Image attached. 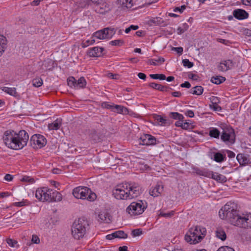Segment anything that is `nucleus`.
Here are the masks:
<instances>
[{
    "label": "nucleus",
    "mask_w": 251,
    "mask_h": 251,
    "mask_svg": "<svg viewBox=\"0 0 251 251\" xmlns=\"http://www.w3.org/2000/svg\"><path fill=\"white\" fill-rule=\"evenodd\" d=\"M210 107L215 111H219L221 110V107L218 105V103L212 104L210 105Z\"/></svg>",
    "instance_id": "bf43d9fd"
},
{
    "label": "nucleus",
    "mask_w": 251,
    "mask_h": 251,
    "mask_svg": "<svg viewBox=\"0 0 251 251\" xmlns=\"http://www.w3.org/2000/svg\"><path fill=\"white\" fill-rule=\"evenodd\" d=\"M2 90L8 94L15 97L18 96V94L16 91V89L14 87L10 88L8 87H3L2 89Z\"/></svg>",
    "instance_id": "393cba45"
},
{
    "label": "nucleus",
    "mask_w": 251,
    "mask_h": 251,
    "mask_svg": "<svg viewBox=\"0 0 251 251\" xmlns=\"http://www.w3.org/2000/svg\"><path fill=\"white\" fill-rule=\"evenodd\" d=\"M172 50L176 51L179 54H181L182 53L183 49V48L180 47H173L172 49Z\"/></svg>",
    "instance_id": "6e6d98bb"
},
{
    "label": "nucleus",
    "mask_w": 251,
    "mask_h": 251,
    "mask_svg": "<svg viewBox=\"0 0 251 251\" xmlns=\"http://www.w3.org/2000/svg\"><path fill=\"white\" fill-rule=\"evenodd\" d=\"M154 118L157 122L161 123L160 126H165L168 124L167 120L160 115H156Z\"/></svg>",
    "instance_id": "e433bc0d"
},
{
    "label": "nucleus",
    "mask_w": 251,
    "mask_h": 251,
    "mask_svg": "<svg viewBox=\"0 0 251 251\" xmlns=\"http://www.w3.org/2000/svg\"><path fill=\"white\" fill-rule=\"evenodd\" d=\"M132 0H117V4L122 8L128 9L133 6Z\"/></svg>",
    "instance_id": "4be33fe9"
},
{
    "label": "nucleus",
    "mask_w": 251,
    "mask_h": 251,
    "mask_svg": "<svg viewBox=\"0 0 251 251\" xmlns=\"http://www.w3.org/2000/svg\"><path fill=\"white\" fill-rule=\"evenodd\" d=\"M186 115L190 117V118H192L194 116V112L192 111V110H188L186 112Z\"/></svg>",
    "instance_id": "774afa93"
},
{
    "label": "nucleus",
    "mask_w": 251,
    "mask_h": 251,
    "mask_svg": "<svg viewBox=\"0 0 251 251\" xmlns=\"http://www.w3.org/2000/svg\"><path fill=\"white\" fill-rule=\"evenodd\" d=\"M96 7L95 11L100 14H105L111 10V5L107 2V0L101 1L98 3Z\"/></svg>",
    "instance_id": "4468645a"
},
{
    "label": "nucleus",
    "mask_w": 251,
    "mask_h": 251,
    "mask_svg": "<svg viewBox=\"0 0 251 251\" xmlns=\"http://www.w3.org/2000/svg\"><path fill=\"white\" fill-rule=\"evenodd\" d=\"M115 33L116 29L115 28L107 27L95 32L93 36L99 39H109Z\"/></svg>",
    "instance_id": "1a4fd4ad"
},
{
    "label": "nucleus",
    "mask_w": 251,
    "mask_h": 251,
    "mask_svg": "<svg viewBox=\"0 0 251 251\" xmlns=\"http://www.w3.org/2000/svg\"><path fill=\"white\" fill-rule=\"evenodd\" d=\"M147 203L142 201H134L127 207L126 212L131 215H136L142 214L147 208Z\"/></svg>",
    "instance_id": "0eeeda50"
},
{
    "label": "nucleus",
    "mask_w": 251,
    "mask_h": 251,
    "mask_svg": "<svg viewBox=\"0 0 251 251\" xmlns=\"http://www.w3.org/2000/svg\"><path fill=\"white\" fill-rule=\"evenodd\" d=\"M226 152H227V156L229 158H233L235 156V153L231 151L227 150L226 151Z\"/></svg>",
    "instance_id": "69168bd1"
},
{
    "label": "nucleus",
    "mask_w": 251,
    "mask_h": 251,
    "mask_svg": "<svg viewBox=\"0 0 251 251\" xmlns=\"http://www.w3.org/2000/svg\"><path fill=\"white\" fill-rule=\"evenodd\" d=\"M210 178L220 182H225L226 181V176L218 173H214L213 172H212V174H210Z\"/></svg>",
    "instance_id": "5701e85b"
},
{
    "label": "nucleus",
    "mask_w": 251,
    "mask_h": 251,
    "mask_svg": "<svg viewBox=\"0 0 251 251\" xmlns=\"http://www.w3.org/2000/svg\"><path fill=\"white\" fill-rule=\"evenodd\" d=\"M67 83L70 87L76 88L75 84L76 83V80L73 76L69 77L67 79Z\"/></svg>",
    "instance_id": "ea45409f"
},
{
    "label": "nucleus",
    "mask_w": 251,
    "mask_h": 251,
    "mask_svg": "<svg viewBox=\"0 0 251 251\" xmlns=\"http://www.w3.org/2000/svg\"><path fill=\"white\" fill-rule=\"evenodd\" d=\"M221 132L216 128L213 127L209 131V135L210 137L219 138Z\"/></svg>",
    "instance_id": "72a5a7b5"
},
{
    "label": "nucleus",
    "mask_w": 251,
    "mask_h": 251,
    "mask_svg": "<svg viewBox=\"0 0 251 251\" xmlns=\"http://www.w3.org/2000/svg\"><path fill=\"white\" fill-rule=\"evenodd\" d=\"M206 233L205 228L196 226L191 228L185 236V240L191 244H196L201 242Z\"/></svg>",
    "instance_id": "39448f33"
},
{
    "label": "nucleus",
    "mask_w": 251,
    "mask_h": 251,
    "mask_svg": "<svg viewBox=\"0 0 251 251\" xmlns=\"http://www.w3.org/2000/svg\"><path fill=\"white\" fill-rule=\"evenodd\" d=\"M51 192L52 189H50L48 187L40 188L36 190L35 197L40 201L50 202L51 201L50 198Z\"/></svg>",
    "instance_id": "6e6552de"
},
{
    "label": "nucleus",
    "mask_w": 251,
    "mask_h": 251,
    "mask_svg": "<svg viewBox=\"0 0 251 251\" xmlns=\"http://www.w3.org/2000/svg\"><path fill=\"white\" fill-rule=\"evenodd\" d=\"M95 41L94 39L88 40L86 41L85 43L83 44V47H86L90 45H92L95 43Z\"/></svg>",
    "instance_id": "052dcab7"
},
{
    "label": "nucleus",
    "mask_w": 251,
    "mask_h": 251,
    "mask_svg": "<svg viewBox=\"0 0 251 251\" xmlns=\"http://www.w3.org/2000/svg\"><path fill=\"white\" fill-rule=\"evenodd\" d=\"M32 242L35 244H38L40 243L39 238L36 235H33L32 236Z\"/></svg>",
    "instance_id": "13d9d810"
},
{
    "label": "nucleus",
    "mask_w": 251,
    "mask_h": 251,
    "mask_svg": "<svg viewBox=\"0 0 251 251\" xmlns=\"http://www.w3.org/2000/svg\"><path fill=\"white\" fill-rule=\"evenodd\" d=\"M175 214V212L174 211H171L168 213H164L163 212H160L158 214L159 216L164 217L165 218H171L173 216H174Z\"/></svg>",
    "instance_id": "a18cd8bd"
},
{
    "label": "nucleus",
    "mask_w": 251,
    "mask_h": 251,
    "mask_svg": "<svg viewBox=\"0 0 251 251\" xmlns=\"http://www.w3.org/2000/svg\"><path fill=\"white\" fill-rule=\"evenodd\" d=\"M203 88L201 86H196L190 90V93L196 95H201L202 94Z\"/></svg>",
    "instance_id": "c756f323"
},
{
    "label": "nucleus",
    "mask_w": 251,
    "mask_h": 251,
    "mask_svg": "<svg viewBox=\"0 0 251 251\" xmlns=\"http://www.w3.org/2000/svg\"><path fill=\"white\" fill-rule=\"evenodd\" d=\"M114 109H115L116 112L119 114L126 115L129 112L128 109L122 105H115Z\"/></svg>",
    "instance_id": "cd10ccee"
},
{
    "label": "nucleus",
    "mask_w": 251,
    "mask_h": 251,
    "mask_svg": "<svg viewBox=\"0 0 251 251\" xmlns=\"http://www.w3.org/2000/svg\"><path fill=\"white\" fill-rule=\"evenodd\" d=\"M234 63L231 60H226L222 61L218 66V69L221 72H226L231 69Z\"/></svg>",
    "instance_id": "dca6fc26"
},
{
    "label": "nucleus",
    "mask_w": 251,
    "mask_h": 251,
    "mask_svg": "<svg viewBox=\"0 0 251 251\" xmlns=\"http://www.w3.org/2000/svg\"><path fill=\"white\" fill-rule=\"evenodd\" d=\"M86 85V81L84 77H80L77 81L75 84L76 89L83 88Z\"/></svg>",
    "instance_id": "2f4dec72"
},
{
    "label": "nucleus",
    "mask_w": 251,
    "mask_h": 251,
    "mask_svg": "<svg viewBox=\"0 0 251 251\" xmlns=\"http://www.w3.org/2000/svg\"><path fill=\"white\" fill-rule=\"evenodd\" d=\"M50 197L51 201L50 202L59 201L62 200L61 194L56 191H53L52 190V192H50Z\"/></svg>",
    "instance_id": "b1692460"
},
{
    "label": "nucleus",
    "mask_w": 251,
    "mask_h": 251,
    "mask_svg": "<svg viewBox=\"0 0 251 251\" xmlns=\"http://www.w3.org/2000/svg\"><path fill=\"white\" fill-rule=\"evenodd\" d=\"M43 84V80L39 77H36L33 79L32 85L35 87H39Z\"/></svg>",
    "instance_id": "58836bf2"
},
{
    "label": "nucleus",
    "mask_w": 251,
    "mask_h": 251,
    "mask_svg": "<svg viewBox=\"0 0 251 251\" xmlns=\"http://www.w3.org/2000/svg\"><path fill=\"white\" fill-rule=\"evenodd\" d=\"M210 100L212 102V104L218 103L220 102V100L218 99V98L214 96H212L210 98Z\"/></svg>",
    "instance_id": "680f3d73"
},
{
    "label": "nucleus",
    "mask_w": 251,
    "mask_h": 251,
    "mask_svg": "<svg viewBox=\"0 0 251 251\" xmlns=\"http://www.w3.org/2000/svg\"><path fill=\"white\" fill-rule=\"evenodd\" d=\"M226 80L224 77L221 76H217L216 77H212L211 81L216 84H220Z\"/></svg>",
    "instance_id": "473e14b6"
},
{
    "label": "nucleus",
    "mask_w": 251,
    "mask_h": 251,
    "mask_svg": "<svg viewBox=\"0 0 251 251\" xmlns=\"http://www.w3.org/2000/svg\"><path fill=\"white\" fill-rule=\"evenodd\" d=\"M4 178L6 181H10L12 180V179L13 178V176H12L10 174H6Z\"/></svg>",
    "instance_id": "0e129e2a"
},
{
    "label": "nucleus",
    "mask_w": 251,
    "mask_h": 251,
    "mask_svg": "<svg viewBox=\"0 0 251 251\" xmlns=\"http://www.w3.org/2000/svg\"><path fill=\"white\" fill-rule=\"evenodd\" d=\"M24 216L21 212H17L14 215L13 221L18 223H25V219H23Z\"/></svg>",
    "instance_id": "a878e982"
},
{
    "label": "nucleus",
    "mask_w": 251,
    "mask_h": 251,
    "mask_svg": "<svg viewBox=\"0 0 251 251\" xmlns=\"http://www.w3.org/2000/svg\"><path fill=\"white\" fill-rule=\"evenodd\" d=\"M76 5L81 8L85 7L88 5V0H76L75 1Z\"/></svg>",
    "instance_id": "4c0bfd02"
},
{
    "label": "nucleus",
    "mask_w": 251,
    "mask_h": 251,
    "mask_svg": "<svg viewBox=\"0 0 251 251\" xmlns=\"http://www.w3.org/2000/svg\"><path fill=\"white\" fill-rule=\"evenodd\" d=\"M163 191V186L161 184H157L156 186L150 190V194L153 197H157Z\"/></svg>",
    "instance_id": "412c9836"
},
{
    "label": "nucleus",
    "mask_w": 251,
    "mask_h": 251,
    "mask_svg": "<svg viewBox=\"0 0 251 251\" xmlns=\"http://www.w3.org/2000/svg\"><path fill=\"white\" fill-rule=\"evenodd\" d=\"M150 76L151 78L155 79L165 80L166 79L165 75L162 74H151Z\"/></svg>",
    "instance_id": "a19ab883"
},
{
    "label": "nucleus",
    "mask_w": 251,
    "mask_h": 251,
    "mask_svg": "<svg viewBox=\"0 0 251 251\" xmlns=\"http://www.w3.org/2000/svg\"><path fill=\"white\" fill-rule=\"evenodd\" d=\"M149 86L153 89L162 91V92H167L169 90H173L172 88H169L166 86H163L161 84H157L154 82L150 83Z\"/></svg>",
    "instance_id": "aec40b11"
},
{
    "label": "nucleus",
    "mask_w": 251,
    "mask_h": 251,
    "mask_svg": "<svg viewBox=\"0 0 251 251\" xmlns=\"http://www.w3.org/2000/svg\"><path fill=\"white\" fill-rule=\"evenodd\" d=\"M215 233L216 237L222 241H225L226 238L225 231L221 228H217Z\"/></svg>",
    "instance_id": "c85d7f7f"
},
{
    "label": "nucleus",
    "mask_w": 251,
    "mask_h": 251,
    "mask_svg": "<svg viewBox=\"0 0 251 251\" xmlns=\"http://www.w3.org/2000/svg\"><path fill=\"white\" fill-rule=\"evenodd\" d=\"M186 8V6L185 5H183L182 6H181L180 7H176L174 11L175 12H177V11H179L180 13H182Z\"/></svg>",
    "instance_id": "4d7b16f0"
},
{
    "label": "nucleus",
    "mask_w": 251,
    "mask_h": 251,
    "mask_svg": "<svg viewBox=\"0 0 251 251\" xmlns=\"http://www.w3.org/2000/svg\"><path fill=\"white\" fill-rule=\"evenodd\" d=\"M236 159L241 166H246L251 163L249 157L243 153H239Z\"/></svg>",
    "instance_id": "f3484780"
},
{
    "label": "nucleus",
    "mask_w": 251,
    "mask_h": 251,
    "mask_svg": "<svg viewBox=\"0 0 251 251\" xmlns=\"http://www.w3.org/2000/svg\"><path fill=\"white\" fill-rule=\"evenodd\" d=\"M236 204L227 202L219 212L220 217L226 219L231 224L242 228L251 227V214L239 215Z\"/></svg>",
    "instance_id": "f257e3e1"
},
{
    "label": "nucleus",
    "mask_w": 251,
    "mask_h": 251,
    "mask_svg": "<svg viewBox=\"0 0 251 251\" xmlns=\"http://www.w3.org/2000/svg\"><path fill=\"white\" fill-rule=\"evenodd\" d=\"M22 181H26L30 183L34 182V179L33 178H31L28 176H25L23 177Z\"/></svg>",
    "instance_id": "864d4df0"
},
{
    "label": "nucleus",
    "mask_w": 251,
    "mask_h": 251,
    "mask_svg": "<svg viewBox=\"0 0 251 251\" xmlns=\"http://www.w3.org/2000/svg\"><path fill=\"white\" fill-rule=\"evenodd\" d=\"M221 133V139L223 142L231 144L234 142L235 134L232 128L226 127L223 129Z\"/></svg>",
    "instance_id": "9b49d317"
},
{
    "label": "nucleus",
    "mask_w": 251,
    "mask_h": 251,
    "mask_svg": "<svg viewBox=\"0 0 251 251\" xmlns=\"http://www.w3.org/2000/svg\"><path fill=\"white\" fill-rule=\"evenodd\" d=\"M141 193L140 186L136 184H121L117 185L113 190V195L118 200H127L136 198Z\"/></svg>",
    "instance_id": "7ed1b4c3"
},
{
    "label": "nucleus",
    "mask_w": 251,
    "mask_h": 251,
    "mask_svg": "<svg viewBox=\"0 0 251 251\" xmlns=\"http://www.w3.org/2000/svg\"><path fill=\"white\" fill-rule=\"evenodd\" d=\"M84 133L88 135L89 138L94 142H99L100 141V135L94 128H89L85 130Z\"/></svg>",
    "instance_id": "2eb2a0df"
},
{
    "label": "nucleus",
    "mask_w": 251,
    "mask_h": 251,
    "mask_svg": "<svg viewBox=\"0 0 251 251\" xmlns=\"http://www.w3.org/2000/svg\"><path fill=\"white\" fill-rule=\"evenodd\" d=\"M47 143L46 139L40 134H34L30 138V144L34 149L41 148Z\"/></svg>",
    "instance_id": "9d476101"
},
{
    "label": "nucleus",
    "mask_w": 251,
    "mask_h": 251,
    "mask_svg": "<svg viewBox=\"0 0 251 251\" xmlns=\"http://www.w3.org/2000/svg\"><path fill=\"white\" fill-rule=\"evenodd\" d=\"M124 41L123 40H115L111 41L110 43L112 46H121L124 44Z\"/></svg>",
    "instance_id": "49530a36"
},
{
    "label": "nucleus",
    "mask_w": 251,
    "mask_h": 251,
    "mask_svg": "<svg viewBox=\"0 0 251 251\" xmlns=\"http://www.w3.org/2000/svg\"><path fill=\"white\" fill-rule=\"evenodd\" d=\"M151 22L157 25H161L163 23V21L161 18H156L151 20Z\"/></svg>",
    "instance_id": "3c124183"
},
{
    "label": "nucleus",
    "mask_w": 251,
    "mask_h": 251,
    "mask_svg": "<svg viewBox=\"0 0 251 251\" xmlns=\"http://www.w3.org/2000/svg\"><path fill=\"white\" fill-rule=\"evenodd\" d=\"M7 40L5 37L0 34V45H2L3 46L6 45Z\"/></svg>",
    "instance_id": "5fc2aeb1"
},
{
    "label": "nucleus",
    "mask_w": 251,
    "mask_h": 251,
    "mask_svg": "<svg viewBox=\"0 0 251 251\" xmlns=\"http://www.w3.org/2000/svg\"><path fill=\"white\" fill-rule=\"evenodd\" d=\"M196 173L197 174L203 176L205 177L210 178V174H212V171H209L207 169L201 170L197 169L196 170Z\"/></svg>",
    "instance_id": "bb28decb"
},
{
    "label": "nucleus",
    "mask_w": 251,
    "mask_h": 251,
    "mask_svg": "<svg viewBox=\"0 0 251 251\" xmlns=\"http://www.w3.org/2000/svg\"><path fill=\"white\" fill-rule=\"evenodd\" d=\"M114 105H111L108 102H104L102 103V106L103 108H106V109H113L114 108Z\"/></svg>",
    "instance_id": "603ef678"
},
{
    "label": "nucleus",
    "mask_w": 251,
    "mask_h": 251,
    "mask_svg": "<svg viewBox=\"0 0 251 251\" xmlns=\"http://www.w3.org/2000/svg\"><path fill=\"white\" fill-rule=\"evenodd\" d=\"M182 63L184 66L187 67L188 68L192 67L194 65L193 63L190 62L188 59H185L182 60Z\"/></svg>",
    "instance_id": "09e8293b"
},
{
    "label": "nucleus",
    "mask_w": 251,
    "mask_h": 251,
    "mask_svg": "<svg viewBox=\"0 0 251 251\" xmlns=\"http://www.w3.org/2000/svg\"><path fill=\"white\" fill-rule=\"evenodd\" d=\"M6 242L9 246L13 248H18L19 246L17 244V241L12 239H7L6 240Z\"/></svg>",
    "instance_id": "c03bdc74"
},
{
    "label": "nucleus",
    "mask_w": 251,
    "mask_h": 251,
    "mask_svg": "<svg viewBox=\"0 0 251 251\" xmlns=\"http://www.w3.org/2000/svg\"><path fill=\"white\" fill-rule=\"evenodd\" d=\"M89 228L88 221L84 218L75 220L72 227V234L75 239L79 240L85 234Z\"/></svg>",
    "instance_id": "20e7f679"
},
{
    "label": "nucleus",
    "mask_w": 251,
    "mask_h": 251,
    "mask_svg": "<svg viewBox=\"0 0 251 251\" xmlns=\"http://www.w3.org/2000/svg\"><path fill=\"white\" fill-rule=\"evenodd\" d=\"M61 123L60 120L57 119L52 123L49 125V128L50 130H57L60 128Z\"/></svg>",
    "instance_id": "7c9ffc66"
},
{
    "label": "nucleus",
    "mask_w": 251,
    "mask_h": 251,
    "mask_svg": "<svg viewBox=\"0 0 251 251\" xmlns=\"http://www.w3.org/2000/svg\"><path fill=\"white\" fill-rule=\"evenodd\" d=\"M156 138L150 134H144L139 139V144L141 145H154L156 144Z\"/></svg>",
    "instance_id": "f8f14e48"
},
{
    "label": "nucleus",
    "mask_w": 251,
    "mask_h": 251,
    "mask_svg": "<svg viewBox=\"0 0 251 251\" xmlns=\"http://www.w3.org/2000/svg\"><path fill=\"white\" fill-rule=\"evenodd\" d=\"M29 138L28 134L24 130L18 133L14 130H9L4 132L3 140L5 145L13 150L23 149L27 144Z\"/></svg>",
    "instance_id": "f03ea898"
},
{
    "label": "nucleus",
    "mask_w": 251,
    "mask_h": 251,
    "mask_svg": "<svg viewBox=\"0 0 251 251\" xmlns=\"http://www.w3.org/2000/svg\"><path fill=\"white\" fill-rule=\"evenodd\" d=\"M103 48L100 47H94L91 49L89 51V55L91 57H99L102 55Z\"/></svg>",
    "instance_id": "6ab92c4d"
},
{
    "label": "nucleus",
    "mask_w": 251,
    "mask_h": 251,
    "mask_svg": "<svg viewBox=\"0 0 251 251\" xmlns=\"http://www.w3.org/2000/svg\"><path fill=\"white\" fill-rule=\"evenodd\" d=\"M170 116L171 117L174 119H177L180 121L182 120L184 118L182 114H179L177 112L170 113Z\"/></svg>",
    "instance_id": "37998d69"
},
{
    "label": "nucleus",
    "mask_w": 251,
    "mask_h": 251,
    "mask_svg": "<svg viewBox=\"0 0 251 251\" xmlns=\"http://www.w3.org/2000/svg\"><path fill=\"white\" fill-rule=\"evenodd\" d=\"M214 159L217 162H221L224 160V156L222 153L217 152L214 154Z\"/></svg>",
    "instance_id": "79ce46f5"
},
{
    "label": "nucleus",
    "mask_w": 251,
    "mask_h": 251,
    "mask_svg": "<svg viewBox=\"0 0 251 251\" xmlns=\"http://www.w3.org/2000/svg\"><path fill=\"white\" fill-rule=\"evenodd\" d=\"M142 234V230L140 228L134 229L131 232V234L133 237L139 236Z\"/></svg>",
    "instance_id": "de8ad7c7"
},
{
    "label": "nucleus",
    "mask_w": 251,
    "mask_h": 251,
    "mask_svg": "<svg viewBox=\"0 0 251 251\" xmlns=\"http://www.w3.org/2000/svg\"><path fill=\"white\" fill-rule=\"evenodd\" d=\"M150 64L151 65L156 66L157 65V63H158L159 64H162L164 61L165 59L164 58L161 57H158L156 59H152L150 60Z\"/></svg>",
    "instance_id": "c9c22d12"
},
{
    "label": "nucleus",
    "mask_w": 251,
    "mask_h": 251,
    "mask_svg": "<svg viewBox=\"0 0 251 251\" xmlns=\"http://www.w3.org/2000/svg\"><path fill=\"white\" fill-rule=\"evenodd\" d=\"M217 251H235L234 250L228 246H223L218 249Z\"/></svg>",
    "instance_id": "8fccbe9b"
},
{
    "label": "nucleus",
    "mask_w": 251,
    "mask_h": 251,
    "mask_svg": "<svg viewBox=\"0 0 251 251\" xmlns=\"http://www.w3.org/2000/svg\"><path fill=\"white\" fill-rule=\"evenodd\" d=\"M234 16L237 19L243 20L249 17V14L245 10L241 9L235 10L233 12Z\"/></svg>",
    "instance_id": "a211bd4d"
},
{
    "label": "nucleus",
    "mask_w": 251,
    "mask_h": 251,
    "mask_svg": "<svg viewBox=\"0 0 251 251\" xmlns=\"http://www.w3.org/2000/svg\"><path fill=\"white\" fill-rule=\"evenodd\" d=\"M115 238H126L127 237V235L124 231L122 230H118L115 231L113 232Z\"/></svg>",
    "instance_id": "f704fd0d"
},
{
    "label": "nucleus",
    "mask_w": 251,
    "mask_h": 251,
    "mask_svg": "<svg viewBox=\"0 0 251 251\" xmlns=\"http://www.w3.org/2000/svg\"><path fill=\"white\" fill-rule=\"evenodd\" d=\"M112 216L106 210L99 212L98 221L100 223H110L112 221Z\"/></svg>",
    "instance_id": "ddd939ff"
},
{
    "label": "nucleus",
    "mask_w": 251,
    "mask_h": 251,
    "mask_svg": "<svg viewBox=\"0 0 251 251\" xmlns=\"http://www.w3.org/2000/svg\"><path fill=\"white\" fill-rule=\"evenodd\" d=\"M181 87L189 88L191 87V84L188 81H185L184 83L180 85Z\"/></svg>",
    "instance_id": "338daca9"
},
{
    "label": "nucleus",
    "mask_w": 251,
    "mask_h": 251,
    "mask_svg": "<svg viewBox=\"0 0 251 251\" xmlns=\"http://www.w3.org/2000/svg\"><path fill=\"white\" fill-rule=\"evenodd\" d=\"M118 75L117 74H114L112 73H109L107 74V76L108 77L111 78L113 79H117L118 78Z\"/></svg>",
    "instance_id": "e2e57ef3"
},
{
    "label": "nucleus",
    "mask_w": 251,
    "mask_h": 251,
    "mask_svg": "<svg viewBox=\"0 0 251 251\" xmlns=\"http://www.w3.org/2000/svg\"><path fill=\"white\" fill-rule=\"evenodd\" d=\"M73 194L76 199L87 200L90 201H93L97 198L96 194L87 187L79 186L75 188L73 191Z\"/></svg>",
    "instance_id": "423d86ee"
}]
</instances>
